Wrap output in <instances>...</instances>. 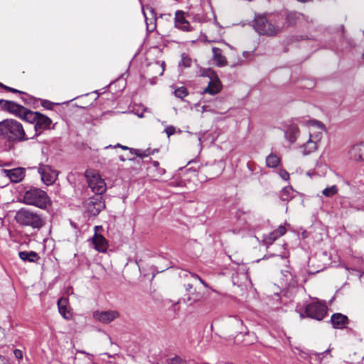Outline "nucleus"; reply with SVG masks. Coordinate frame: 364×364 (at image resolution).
<instances>
[{"instance_id": "1", "label": "nucleus", "mask_w": 364, "mask_h": 364, "mask_svg": "<svg viewBox=\"0 0 364 364\" xmlns=\"http://www.w3.org/2000/svg\"><path fill=\"white\" fill-rule=\"evenodd\" d=\"M33 139L27 134L23 124L14 119H6L0 122V149L11 151L18 143Z\"/></svg>"}, {"instance_id": "2", "label": "nucleus", "mask_w": 364, "mask_h": 364, "mask_svg": "<svg viewBox=\"0 0 364 364\" xmlns=\"http://www.w3.org/2000/svg\"><path fill=\"white\" fill-rule=\"evenodd\" d=\"M280 18L279 17L272 21H268L264 16H257L255 19L254 27L259 34L274 36L281 31L285 26Z\"/></svg>"}, {"instance_id": "3", "label": "nucleus", "mask_w": 364, "mask_h": 364, "mask_svg": "<svg viewBox=\"0 0 364 364\" xmlns=\"http://www.w3.org/2000/svg\"><path fill=\"white\" fill-rule=\"evenodd\" d=\"M16 222L24 226L33 229H40L45 225V221L37 213L26 208H21L16 214Z\"/></svg>"}, {"instance_id": "4", "label": "nucleus", "mask_w": 364, "mask_h": 364, "mask_svg": "<svg viewBox=\"0 0 364 364\" xmlns=\"http://www.w3.org/2000/svg\"><path fill=\"white\" fill-rule=\"evenodd\" d=\"M23 201L27 205H33L41 209H46L50 205V200L46 191L39 188H31L26 191Z\"/></svg>"}, {"instance_id": "5", "label": "nucleus", "mask_w": 364, "mask_h": 364, "mask_svg": "<svg viewBox=\"0 0 364 364\" xmlns=\"http://www.w3.org/2000/svg\"><path fill=\"white\" fill-rule=\"evenodd\" d=\"M85 176L89 187L95 194L101 196L106 191L107 185L97 171L87 170L85 172Z\"/></svg>"}, {"instance_id": "6", "label": "nucleus", "mask_w": 364, "mask_h": 364, "mask_svg": "<svg viewBox=\"0 0 364 364\" xmlns=\"http://www.w3.org/2000/svg\"><path fill=\"white\" fill-rule=\"evenodd\" d=\"M305 313L309 318L321 321L326 315L327 306L321 302H314L306 306Z\"/></svg>"}, {"instance_id": "7", "label": "nucleus", "mask_w": 364, "mask_h": 364, "mask_svg": "<svg viewBox=\"0 0 364 364\" xmlns=\"http://www.w3.org/2000/svg\"><path fill=\"white\" fill-rule=\"evenodd\" d=\"M307 124L310 128L309 139L318 144L322 138V132L325 127L324 124L316 119L309 120Z\"/></svg>"}, {"instance_id": "8", "label": "nucleus", "mask_w": 364, "mask_h": 364, "mask_svg": "<svg viewBox=\"0 0 364 364\" xmlns=\"http://www.w3.org/2000/svg\"><path fill=\"white\" fill-rule=\"evenodd\" d=\"M38 173L41 176L43 182L47 186L53 184L58 177L56 171L53 170L49 166L46 165H41L38 168Z\"/></svg>"}, {"instance_id": "9", "label": "nucleus", "mask_w": 364, "mask_h": 364, "mask_svg": "<svg viewBox=\"0 0 364 364\" xmlns=\"http://www.w3.org/2000/svg\"><path fill=\"white\" fill-rule=\"evenodd\" d=\"M102 229V226L95 227V235L92 237V243L97 251L105 252L107 250L108 243L107 240L102 235L98 233V230Z\"/></svg>"}, {"instance_id": "10", "label": "nucleus", "mask_w": 364, "mask_h": 364, "mask_svg": "<svg viewBox=\"0 0 364 364\" xmlns=\"http://www.w3.org/2000/svg\"><path fill=\"white\" fill-rule=\"evenodd\" d=\"M119 316V314L117 311H95L93 312V317L103 323H109Z\"/></svg>"}, {"instance_id": "11", "label": "nucleus", "mask_w": 364, "mask_h": 364, "mask_svg": "<svg viewBox=\"0 0 364 364\" xmlns=\"http://www.w3.org/2000/svg\"><path fill=\"white\" fill-rule=\"evenodd\" d=\"M105 207V204L102 200V196H97L90 199L87 204L88 212L92 215H97Z\"/></svg>"}, {"instance_id": "12", "label": "nucleus", "mask_w": 364, "mask_h": 364, "mask_svg": "<svg viewBox=\"0 0 364 364\" xmlns=\"http://www.w3.org/2000/svg\"><path fill=\"white\" fill-rule=\"evenodd\" d=\"M51 123L52 121L48 117L38 112L37 122L34 125L35 134L33 135V138L38 136L43 130L49 128Z\"/></svg>"}, {"instance_id": "13", "label": "nucleus", "mask_w": 364, "mask_h": 364, "mask_svg": "<svg viewBox=\"0 0 364 364\" xmlns=\"http://www.w3.org/2000/svg\"><path fill=\"white\" fill-rule=\"evenodd\" d=\"M143 14L145 18L147 29L152 31L156 27V14L154 9L151 6H146L145 9H143Z\"/></svg>"}, {"instance_id": "14", "label": "nucleus", "mask_w": 364, "mask_h": 364, "mask_svg": "<svg viewBox=\"0 0 364 364\" xmlns=\"http://www.w3.org/2000/svg\"><path fill=\"white\" fill-rule=\"evenodd\" d=\"M287 232L286 228L284 225H280L279 228L272 231V232L266 235L263 237V241L267 245H272L277 238L283 236Z\"/></svg>"}, {"instance_id": "15", "label": "nucleus", "mask_w": 364, "mask_h": 364, "mask_svg": "<svg viewBox=\"0 0 364 364\" xmlns=\"http://www.w3.org/2000/svg\"><path fill=\"white\" fill-rule=\"evenodd\" d=\"M350 159L360 161H364V143L355 144L348 151Z\"/></svg>"}, {"instance_id": "16", "label": "nucleus", "mask_w": 364, "mask_h": 364, "mask_svg": "<svg viewBox=\"0 0 364 364\" xmlns=\"http://www.w3.org/2000/svg\"><path fill=\"white\" fill-rule=\"evenodd\" d=\"M6 176L9 178L11 181L18 183L24 178V169L23 168H16L10 170L4 169Z\"/></svg>"}, {"instance_id": "17", "label": "nucleus", "mask_w": 364, "mask_h": 364, "mask_svg": "<svg viewBox=\"0 0 364 364\" xmlns=\"http://www.w3.org/2000/svg\"><path fill=\"white\" fill-rule=\"evenodd\" d=\"M6 111L16 115L19 117H21V114L25 112V107L21 106L14 101L5 102V109Z\"/></svg>"}, {"instance_id": "18", "label": "nucleus", "mask_w": 364, "mask_h": 364, "mask_svg": "<svg viewBox=\"0 0 364 364\" xmlns=\"http://www.w3.org/2000/svg\"><path fill=\"white\" fill-rule=\"evenodd\" d=\"M331 321L333 328L338 329L343 328L348 323V317L339 313L333 314L331 316Z\"/></svg>"}, {"instance_id": "19", "label": "nucleus", "mask_w": 364, "mask_h": 364, "mask_svg": "<svg viewBox=\"0 0 364 364\" xmlns=\"http://www.w3.org/2000/svg\"><path fill=\"white\" fill-rule=\"evenodd\" d=\"M187 298L186 301L191 304L200 301L202 296L200 293L196 292V289L193 288V284H187L185 285Z\"/></svg>"}, {"instance_id": "20", "label": "nucleus", "mask_w": 364, "mask_h": 364, "mask_svg": "<svg viewBox=\"0 0 364 364\" xmlns=\"http://www.w3.org/2000/svg\"><path fill=\"white\" fill-rule=\"evenodd\" d=\"M213 60L218 67H224L227 65L228 61L225 55H223L221 49L213 47L212 48Z\"/></svg>"}, {"instance_id": "21", "label": "nucleus", "mask_w": 364, "mask_h": 364, "mask_svg": "<svg viewBox=\"0 0 364 364\" xmlns=\"http://www.w3.org/2000/svg\"><path fill=\"white\" fill-rule=\"evenodd\" d=\"M164 62H156L154 63H151L149 65L148 74L151 75L152 77H156L157 76H161L163 75L164 72Z\"/></svg>"}, {"instance_id": "22", "label": "nucleus", "mask_w": 364, "mask_h": 364, "mask_svg": "<svg viewBox=\"0 0 364 364\" xmlns=\"http://www.w3.org/2000/svg\"><path fill=\"white\" fill-rule=\"evenodd\" d=\"M221 90V85L218 78L211 79L208 82V85L203 90V93L210 94L211 95H215L218 94Z\"/></svg>"}, {"instance_id": "23", "label": "nucleus", "mask_w": 364, "mask_h": 364, "mask_svg": "<svg viewBox=\"0 0 364 364\" xmlns=\"http://www.w3.org/2000/svg\"><path fill=\"white\" fill-rule=\"evenodd\" d=\"M68 300L66 298H60L58 301L59 313L66 320H70L72 314L68 309Z\"/></svg>"}, {"instance_id": "24", "label": "nucleus", "mask_w": 364, "mask_h": 364, "mask_svg": "<svg viewBox=\"0 0 364 364\" xmlns=\"http://www.w3.org/2000/svg\"><path fill=\"white\" fill-rule=\"evenodd\" d=\"M299 134V129L294 124H290L285 131V138L291 143L294 144Z\"/></svg>"}, {"instance_id": "25", "label": "nucleus", "mask_w": 364, "mask_h": 364, "mask_svg": "<svg viewBox=\"0 0 364 364\" xmlns=\"http://www.w3.org/2000/svg\"><path fill=\"white\" fill-rule=\"evenodd\" d=\"M175 25L183 31H189V22L185 19L183 13L181 11L176 12Z\"/></svg>"}, {"instance_id": "26", "label": "nucleus", "mask_w": 364, "mask_h": 364, "mask_svg": "<svg viewBox=\"0 0 364 364\" xmlns=\"http://www.w3.org/2000/svg\"><path fill=\"white\" fill-rule=\"evenodd\" d=\"M19 257L24 262H36L40 259L38 255L34 251H21L18 252Z\"/></svg>"}, {"instance_id": "27", "label": "nucleus", "mask_w": 364, "mask_h": 364, "mask_svg": "<svg viewBox=\"0 0 364 364\" xmlns=\"http://www.w3.org/2000/svg\"><path fill=\"white\" fill-rule=\"evenodd\" d=\"M318 148V144L309 139L304 145L301 146V152L304 155H309L315 151Z\"/></svg>"}, {"instance_id": "28", "label": "nucleus", "mask_w": 364, "mask_h": 364, "mask_svg": "<svg viewBox=\"0 0 364 364\" xmlns=\"http://www.w3.org/2000/svg\"><path fill=\"white\" fill-rule=\"evenodd\" d=\"M38 115V112H33L25 107V112L23 114H21V117L20 118L28 122L31 124L37 122Z\"/></svg>"}, {"instance_id": "29", "label": "nucleus", "mask_w": 364, "mask_h": 364, "mask_svg": "<svg viewBox=\"0 0 364 364\" xmlns=\"http://www.w3.org/2000/svg\"><path fill=\"white\" fill-rule=\"evenodd\" d=\"M293 188L291 186H286L280 192V198L283 201H289L294 197Z\"/></svg>"}, {"instance_id": "30", "label": "nucleus", "mask_w": 364, "mask_h": 364, "mask_svg": "<svg viewBox=\"0 0 364 364\" xmlns=\"http://www.w3.org/2000/svg\"><path fill=\"white\" fill-rule=\"evenodd\" d=\"M279 163V158L275 154H271L266 159V164L268 167L275 168Z\"/></svg>"}, {"instance_id": "31", "label": "nucleus", "mask_w": 364, "mask_h": 364, "mask_svg": "<svg viewBox=\"0 0 364 364\" xmlns=\"http://www.w3.org/2000/svg\"><path fill=\"white\" fill-rule=\"evenodd\" d=\"M338 191V187L336 185L326 187L323 191L322 194L325 196L326 197L330 198L336 194H337Z\"/></svg>"}, {"instance_id": "32", "label": "nucleus", "mask_w": 364, "mask_h": 364, "mask_svg": "<svg viewBox=\"0 0 364 364\" xmlns=\"http://www.w3.org/2000/svg\"><path fill=\"white\" fill-rule=\"evenodd\" d=\"M297 18L298 14L296 12H289L286 16V23L287 26L295 24Z\"/></svg>"}, {"instance_id": "33", "label": "nucleus", "mask_w": 364, "mask_h": 364, "mask_svg": "<svg viewBox=\"0 0 364 364\" xmlns=\"http://www.w3.org/2000/svg\"><path fill=\"white\" fill-rule=\"evenodd\" d=\"M174 94L176 97L183 99L188 95V91L186 87H181L175 90Z\"/></svg>"}, {"instance_id": "34", "label": "nucleus", "mask_w": 364, "mask_h": 364, "mask_svg": "<svg viewBox=\"0 0 364 364\" xmlns=\"http://www.w3.org/2000/svg\"><path fill=\"white\" fill-rule=\"evenodd\" d=\"M191 59L186 54H182L181 60L179 63V65H183L185 68H188L191 65Z\"/></svg>"}, {"instance_id": "35", "label": "nucleus", "mask_w": 364, "mask_h": 364, "mask_svg": "<svg viewBox=\"0 0 364 364\" xmlns=\"http://www.w3.org/2000/svg\"><path fill=\"white\" fill-rule=\"evenodd\" d=\"M168 364H187L186 361L178 356H175L168 360Z\"/></svg>"}, {"instance_id": "36", "label": "nucleus", "mask_w": 364, "mask_h": 364, "mask_svg": "<svg viewBox=\"0 0 364 364\" xmlns=\"http://www.w3.org/2000/svg\"><path fill=\"white\" fill-rule=\"evenodd\" d=\"M133 154H135L140 158H144L148 156L149 155V152L148 150L142 151L140 149H134Z\"/></svg>"}, {"instance_id": "37", "label": "nucleus", "mask_w": 364, "mask_h": 364, "mask_svg": "<svg viewBox=\"0 0 364 364\" xmlns=\"http://www.w3.org/2000/svg\"><path fill=\"white\" fill-rule=\"evenodd\" d=\"M164 132L167 134V136L170 137L171 135H173L176 133V129L175 127L170 125L165 129Z\"/></svg>"}, {"instance_id": "38", "label": "nucleus", "mask_w": 364, "mask_h": 364, "mask_svg": "<svg viewBox=\"0 0 364 364\" xmlns=\"http://www.w3.org/2000/svg\"><path fill=\"white\" fill-rule=\"evenodd\" d=\"M41 105L48 109H52L53 103L49 100H44L42 101Z\"/></svg>"}, {"instance_id": "39", "label": "nucleus", "mask_w": 364, "mask_h": 364, "mask_svg": "<svg viewBox=\"0 0 364 364\" xmlns=\"http://www.w3.org/2000/svg\"><path fill=\"white\" fill-rule=\"evenodd\" d=\"M279 175L281 178L285 181H287L289 178V174L285 170H281L279 171Z\"/></svg>"}, {"instance_id": "40", "label": "nucleus", "mask_w": 364, "mask_h": 364, "mask_svg": "<svg viewBox=\"0 0 364 364\" xmlns=\"http://www.w3.org/2000/svg\"><path fill=\"white\" fill-rule=\"evenodd\" d=\"M14 354L15 357L18 360L23 358V352L19 349H15L14 350Z\"/></svg>"}, {"instance_id": "41", "label": "nucleus", "mask_w": 364, "mask_h": 364, "mask_svg": "<svg viewBox=\"0 0 364 364\" xmlns=\"http://www.w3.org/2000/svg\"><path fill=\"white\" fill-rule=\"evenodd\" d=\"M114 147V148H115V147H120V148H121L122 149H123V150H129V152H130V154H133L134 149H132V148H129V147H128V146H124V145H121L120 144H117V145H115Z\"/></svg>"}, {"instance_id": "42", "label": "nucleus", "mask_w": 364, "mask_h": 364, "mask_svg": "<svg viewBox=\"0 0 364 364\" xmlns=\"http://www.w3.org/2000/svg\"><path fill=\"white\" fill-rule=\"evenodd\" d=\"M8 91L11 92L13 93H21V91L12 87L8 88Z\"/></svg>"}, {"instance_id": "43", "label": "nucleus", "mask_w": 364, "mask_h": 364, "mask_svg": "<svg viewBox=\"0 0 364 364\" xmlns=\"http://www.w3.org/2000/svg\"><path fill=\"white\" fill-rule=\"evenodd\" d=\"M189 274L191 276V277H193L196 279H198V281H199V278H201L200 277H199L198 274H196L195 273L189 272Z\"/></svg>"}, {"instance_id": "44", "label": "nucleus", "mask_w": 364, "mask_h": 364, "mask_svg": "<svg viewBox=\"0 0 364 364\" xmlns=\"http://www.w3.org/2000/svg\"><path fill=\"white\" fill-rule=\"evenodd\" d=\"M199 282H200V283H201V284H202L205 287H206V288H208V287H209L208 284H207L204 280H203V279H202V278H199Z\"/></svg>"}, {"instance_id": "45", "label": "nucleus", "mask_w": 364, "mask_h": 364, "mask_svg": "<svg viewBox=\"0 0 364 364\" xmlns=\"http://www.w3.org/2000/svg\"><path fill=\"white\" fill-rule=\"evenodd\" d=\"M5 102H9V100H0V105L4 109H5Z\"/></svg>"}, {"instance_id": "46", "label": "nucleus", "mask_w": 364, "mask_h": 364, "mask_svg": "<svg viewBox=\"0 0 364 364\" xmlns=\"http://www.w3.org/2000/svg\"><path fill=\"white\" fill-rule=\"evenodd\" d=\"M119 160L122 161H124L126 160V159L123 156H119Z\"/></svg>"}, {"instance_id": "47", "label": "nucleus", "mask_w": 364, "mask_h": 364, "mask_svg": "<svg viewBox=\"0 0 364 364\" xmlns=\"http://www.w3.org/2000/svg\"><path fill=\"white\" fill-rule=\"evenodd\" d=\"M79 353H83V354H86V355H91L90 353H87V352H85V351H84V350H80V351H79Z\"/></svg>"}, {"instance_id": "48", "label": "nucleus", "mask_w": 364, "mask_h": 364, "mask_svg": "<svg viewBox=\"0 0 364 364\" xmlns=\"http://www.w3.org/2000/svg\"><path fill=\"white\" fill-rule=\"evenodd\" d=\"M2 87V88H4V90H8V88H10V87H8V86H6V85H4V84H3V87Z\"/></svg>"}, {"instance_id": "49", "label": "nucleus", "mask_w": 364, "mask_h": 364, "mask_svg": "<svg viewBox=\"0 0 364 364\" xmlns=\"http://www.w3.org/2000/svg\"><path fill=\"white\" fill-rule=\"evenodd\" d=\"M299 2H301V3H306L308 2L309 0H297Z\"/></svg>"}, {"instance_id": "50", "label": "nucleus", "mask_w": 364, "mask_h": 364, "mask_svg": "<svg viewBox=\"0 0 364 364\" xmlns=\"http://www.w3.org/2000/svg\"><path fill=\"white\" fill-rule=\"evenodd\" d=\"M328 353H330V349H328V350H325L321 354L323 355V354Z\"/></svg>"}, {"instance_id": "51", "label": "nucleus", "mask_w": 364, "mask_h": 364, "mask_svg": "<svg viewBox=\"0 0 364 364\" xmlns=\"http://www.w3.org/2000/svg\"><path fill=\"white\" fill-rule=\"evenodd\" d=\"M109 147H112V145H109V146H106L105 148H106V149H107V148H109Z\"/></svg>"}, {"instance_id": "52", "label": "nucleus", "mask_w": 364, "mask_h": 364, "mask_svg": "<svg viewBox=\"0 0 364 364\" xmlns=\"http://www.w3.org/2000/svg\"><path fill=\"white\" fill-rule=\"evenodd\" d=\"M208 72L213 73V71H212L211 70H209Z\"/></svg>"}, {"instance_id": "53", "label": "nucleus", "mask_w": 364, "mask_h": 364, "mask_svg": "<svg viewBox=\"0 0 364 364\" xmlns=\"http://www.w3.org/2000/svg\"><path fill=\"white\" fill-rule=\"evenodd\" d=\"M3 87V84L0 82V87Z\"/></svg>"}, {"instance_id": "54", "label": "nucleus", "mask_w": 364, "mask_h": 364, "mask_svg": "<svg viewBox=\"0 0 364 364\" xmlns=\"http://www.w3.org/2000/svg\"><path fill=\"white\" fill-rule=\"evenodd\" d=\"M156 164H158V162L155 161L154 165H156Z\"/></svg>"}]
</instances>
